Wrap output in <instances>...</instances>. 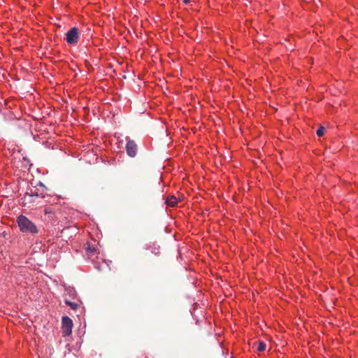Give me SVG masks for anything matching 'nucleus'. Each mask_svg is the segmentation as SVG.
<instances>
[{"label": "nucleus", "instance_id": "obj_12", "mask_svg": "<svg viewBox=\"0 0 358 358\" xmlns=\"http://www.w3.org/2000/svg\"><path fill=\"white\" fill-rule=\"evenodd\" d=\"M184 3H188L189 2V0H183Z\"/></svg>", "mask_w": 358, "mask_h": 358}, {"label": "nucleus", "instance_id": "obj_6", "mask_svg": "<svg viewBox=\"0 0 358 358\" xmlns=\"http://www.w3.org/2000/svg\"><path fill=\"white\" fill-rule=\"evenodd\" d=\"M178 203V199L173 195L169 196L165 200V203L170 207L176 206Z\"/></svg>", "mask_w": 358, "mask_h": 358}, {"label": "nucleus", "instance_id": "obj_4", "mask_svg": "<svg viewBox=\"0 0 358 358\" xmlns=\"http://www.w3.org/2000/svg\"><path fill=\"white\" fill-rule=\"evenodd\" d=\"M148 196V191L145 188V187L143 185H140L138 187V202L140 204H144L145 201H147Z\"/></svg>", "mask_w": 358, "mask_h": 358}, {"label": "nucleus", "instance_id": "obj_5", "mask_svg": "<svg viewBox=\"0 0 358 358\" xmlns=\"http://www.w3.org/2000/svg\"><path fill=\"white\" fill-rule=\"evenodd\" d=\"M38 194L36 192H31L30 193L27 192L22 198L23 203L24 205L27 203H31L34 201V199L37 198Z\"/></svg>", "mask_w": 358, "mask_h": 358}, {"label": "nucleus", "instance_id": "obj_3", "mask_svg": "<svg viewBox=\"0 0 358 358\" xmlns=\"http://www.w3.org/2000/svg\"><path fill=\"white\" fill-rule=\"evenodd\" d=\"M79 33L76 27L71 28L66 34V42L70 45L76 44L78 41Z\"/></svg>", "mask_w": 358, "mask_h": 358}, {"label": "nucleus", "instance_id": "obj_8", "mask_svg": "<svg viewBox=\"0 0 358 358\" xmlns=\"http://www.w3.org/2000/svg\"><path fill=\"white\" fill-rule=\"evenodd\" d=\"M97 250V247L96 245L87 243V246L86 247V251L90 255H92L96 253Z\"/></svg>", "mask_w": 358, "mask_h": 358}, {"label": "nucleus", "instance_id": "obj_10", "mask_svg": "<svg viewBox=\"0 0 358 358\" xmlns=\"http://www.w3.org/2000/svg\"><path fill=\"white\" fill-rule=\"evenodd\" d=\"M266 349V345L263 341H258V347H257V351L258 352H264Z\"/></svg>", "mask_w": 358, "mask_h": 358}, {"label": "nucleus", "instance_id": "obj_7", "mask_svg": "<svg viewBox=\"0 0 358 358\" xmlns=\"http://www.w3.org/2000/svg\"><path fill=\"white\" fill-rule=\"evenodd\" d=\"M126 148L128 155L131 157H134V143L132 141L127 142Z\"/></svg>", "mask_w": 358, "mask_h": 358}, {"label": "nucleus", "instance_id": "obj_9", "mask_svg": "<svg viewBox=\"0 0 358 358\" xmlns=\"http://www.w3.org/2000/svg\"><path fill=\"white\" fill-rule=\"evenodd\" d=\"M65 303L69 306L72 310H76L78 307V304L74 302H71L67 299L64 301Z\"/></svg>", "mask_w": 358, "mask_h": 358}, {"label": "nucleus", "instance_id": "obj_2", "mask_svg": "<svg viewBox=\"0 0 358 358\" xmlns=\"http://www.w3.org/2000/svg\"><path fill=\"white\" fill-rule=\"evenodd\" d=\"M62 331L63 336H69L71 334L72 327H73V322L71 319H70L67 316H64L62 320Z\"/></svg>", "mask_w": 358, "mask_h": 358}, {"label": "nucleus", "instance_id": "obj_1", "mask_svg": "<svg viewBox=\"0 0 358 358\" xmlns=\"http://www.w3.org/2000/svg\"><path fill=\"white\" fill-rule=\"evenodd\" d=\"M17 222L20 229L23 233H29L31 234H38V230L36 226L24 215H20L17 218Z\"/></svg>", "mask_w": 358, "mask_h": 358}, {"label": "nucleus", "instance_id": "obj_11", "mask_svg": "<svg viewBox=\"0 0 358 358\" xmlns=\"http://www.w3.org/2000/svg\"><path fill=\"white\" fill-rule=\"evenodd\" d=\"M324 127H320L317 129V131H316V134L318 136H322L324 135Z\"/></svg>", "mask_w": 358, "mask_h": 358}]
</instances>
